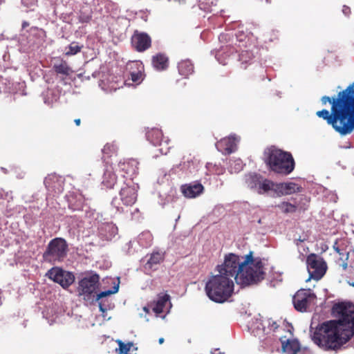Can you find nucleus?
<instances>
[{"label": "nucleus", "instance_id": "nucleus-1", "mask_svg": "<svg viewBox=\"0 0 354 354\" xmlns=\"http://www.w3.org/2000/svg\"><path fill=\"white\" fill-rule=\"evenodd\" d=\"M331 313L335 319L319 324L312 335L313 342L325 351L339 349L354 335V305L337 303Z\"/></svg>", "mask_w": 354, "mask_h": 354}, {"label": "nucleus", "instance_id": "nucleus-2", "mask_svg": "<svg viewBox=\"0 0 354 354\" xmlns=\"http://www.w3.org/2000/svg\"><path fill=\"white\" fill-rule=\"evenodd\" d=\"M264 264L260 257H254L250 251L244 257L236 283L241 286L257 284L265 278Z\"/></svg>", "mask_w": 354, "mask_h": 354}, {"label": "nucleus", "instance_id": "nucleus-3", "mask_svg": "<svg viewBox=\"0 0 354 354\" xmlns=\"http://www.w3.org/2000/svg\"><path fill=\"white\" fill-rule=\"evenodd\" d=\"M263 161L270 171L288 175L295 169V160L292 154L274 146L266 148L263 152Z\"/></svg>", "mask_w": 354, "mask_h": 354}, {"label": "nucleus", "instance_id": "nucleus-4", "mask_svg": "<svg viewBox=\"0 0 354 354\" xmlns=\"http://www.w3.org/2000/svg\"><path fill=\"white\" fill-rule=\"evenodd\" d=\"M100 286V276L95 273L86 276L78 282L77 288V295L85 303L86 305H93L103 297L109 296L118 292V288L114 291L106 290L97 292Z\"/></svg>", "mask_w": 354, "mask_h": 354}, {"label": "nucleus", "instance_id": "nucleus-5", "mask_svg": "<svg viewBox=\"0 0 354 354\" xmlns=\"http://www.w3.org/2000/svg\"><path fill=\"white\" fill-rule=\"evenodd\" d=\"M207 297L216 303H223L232 295L234 281L229 277L218 274L209 278L205 285Z\"/></svg>", "mask_w": 354, "mask_h": 354}, {"label": "nucleus", "instance_id": "nucleus-6", "mask_svg": "<svg viewBox=\"0 0 354 354\" xmlns=\"http://www.w3.org/2000/svg\"><path fill=\"white\" fill-rule=\"evenodd\" d=\"M317 115L326 120L342 136L354 131V112H317Z\"/></svg>", "mask_w": 354, "mask_h": 354}, {"label": "nucleus", "instance_id": "nucleus-7", "mask_svg": "<svg viewBox=\"0 0 354 354\" xmlns=\"http://www.w3.org/2000/svg\"><path fill=\"white\" fill-rule=\"evenodd\" d=\"M322 106L330 105V111H354V82L332 97H322Z\"/></svg>", "mask_w": 354, "mask_h": 354}, {"label": "nucleus", "instance_id": "nucleus-8", "mask_svg": "<svg viewBox=\"0 0 354 354\" xmlns=\"http://www.w3.org/2000/svg\"><path fill=\"white\" fill-rule=\"evenodd\" d=\"M68 250V245L64 239L61 237L53 239L43 254V259L53 264L63 261L67 255Z\"/></svg>", "mask_w": 354, "mask_h": 354}, {"label": "nucleus", "instance_id": "nucleus-9", "mask_svg": "<svg viewBox=\"0 0 354 354\" xmlns=\"http://www.w3.org/2000/svg\"><path fill=\"white\" fill-rule=\"evenodd\" d=\"M243 259L244 257L234 253H228L225 255L223 263L217 266L216 270L218 273L229 277L232 279L234 278L236 282V278L239 274Z\"/></svg>", "mask_w": 354, "mask_h": 354}, {"label": "nucleus", "instance_id": "nucleus-10", "mask_svg": "<svg viewBox=\"0 0 354 354\" xmlns=\"http://www.w3.org/2000/svg\"><path fill=\"white\" fill-rule=\"evenodd\" d=\"M316 299V295L310 289L302 288L295 294L292 301L295 308L297 311L303 313L315 304Z\"/></svg>", "mask_w": 354, "mask_h": 354}, {"label": "nucleus", "instance_id": "nucleus-11", "mask_svg": "<svg viewBox=\"0 0 354 354\" xmlns=\"http://www.w3.org/2000/svg\"><path fill=\"white\" fill-rule=\"evenodd\" d=\"M306 263L310 279L318 281L325 274L327 266L322 258L312 253L307 257Z\"/></svg>", "mask_w": 354, "mask_h": 354}, {"label": "nucleus", "instance_id": "nucleus-12", "mask_svg": "<svg viewBox=\"0 0 354 354\" xmlns=\"http://www.w3.org/2000/svg\"><path fill=\"white\" fill-rule=\"evenodd\" d=\"M46 275L64 289L68 288L75 281V276L72 272L59 267L52 268Z\"/></svg>", "mask_w": 354, "mask_h": 354}, {"label": "nucleus", "instance_id": "nucleus-13", "mask_svg": "<svg viewBox=\"0 0 354 354\" xmlns=\"http://www.w3.org/2000/svg\"><path fill=\"white\" fill-rule=\"evenodd\" d=\"M254 58V56L251 50H242L239 55L241 67L243 69H247L248 66H253V69L257 71V73H254L253 75L259 77L261 80H264L265 69L261 65L254 63L253 62Z\"/></svg>", "mask_w": 354, "mask_h": 354}, {"label": "nucleus", "instance_id": "nucleus-14", "mask_svg": "<svg viewBox=\"0 0 354 354\" xmlns=\"http://www.w3.org/2000/svg\"><path fill=\"white\" fill-rule=\"evenodd\" d=\"M132 48L138 53H143L151 47V37L145 32L136 30L131 38Z\"/></svg>", "mask_w": 354, "mask_h": 354}, {"label": "nucleus", "instance_id": "nucleus-15", "mask_svg": "<svg viewBox=\"0 0 354 354\" xmlns=\"http://www.w3.org/2000/svg\"><path fill=\"white\" fill-rule=\"evenodd\" d=\"M261 176L258 174H250L248 176V180L251 187H258V193L261 194L268 191H273L276 193L277 183L268 179H263L260 180Z\"/></svg>", "mask_w": 354, "mask_h": 354}, {"label": "nucleus", "instance_id": "nucleus-16", "mask_svg": "<svg viewBox=\"0 0 354 354\" xmlns=\"http://www.w3.org/2000/svg\"><path fill=\"white\" fill-rule=\"evenodd\" d=\"M124 175H122V183L125 185L120 191V201L125 206H131L137 201V192L134 186H131L126 183Z\"/></svg>", "mask_w": 354, "mask_h": 354}, {"label": "nucleus", "instance_id": "nucleus-17", "mask_svg": "<svg viewBox=\"0 0 354 354\" xmlns=\"http://www.w3.org/2000/svg\"><path fill=\"white\" fill-rule=\"evenodd\" d=\"M129 71V76L131 81L136 84H140L144 80V66L140 61L130 62L127 65Z\"/></svg>", "mask_w": 354, "mask_h": 354}, {"label": "nucleus", "instance_id": "nucleus-18", "mask_svg": "<svg viewBox=\"0 0 354 354\" xmlns=\"http://www.w3.org/2000/svg\"><path fill=\"white\" fill-rule=\"evenodd\" d=\"M237 141L238 138L235 135H230L220 140L216 146L223 153L230 154L235 151Z\"/></svg>", "mask_w": 354, "mask_h": 354}, {"label": "nucleus", "instance_id": "nucleus-19", "mask_svg": "<svg viewBox=\"0 0 354 354\" xmlns=\"http://www.w3.org/2000/svg\"><path fill=\"white\" fill-rule=\"evenodd\" d=\"M276 194L277 196L290 195L296 192H301L302 187L293 182L277 183Z\"/></svg>", "mask_w": 354, "mask_h": 354}, {"label": "nucleus", "instance_id": "nucleus-20", "mask_svg": "<svg viewBox=\"0 0 354 354\" xmlns=\"http://www.w3.org/2000/svg\"><path fill=\"white\" fill-rule=\"evenodd\" d=\"M153 68L158 71H166L169 68V59L164 53H158L151 57Z\"/></svg>", "mask_w": 354, "mask_h": 354}, {"label": "nucleus", "instance_id": "nucleus-21", "mask_svg": "<svg viewBox=\"0 0 354 354\" xmlns=\"http://www.w3.org/2000/svg\"><path fill=\"white\" fill-rule=\"evenodd\" d=\"M252 333L254 336L257 337L260 341H266L267 342L266 344H271L273 341V339L270 336H266L268 332H266V324L263 321H257Z\"/></svg>", "mask_w": 354, "mask_h": 354}, {"label": "nucleus", "instance_id": "nucleus-22", "mask_svg": "<svg viewBox=\"0 0 354 354\" xmlns=\"http://www.w3.org/2000/svg\"><path fill=\"white\" fill-rule=\"evenodd\" d=\"M204 187L201 183H194L183 185L181 191L183 195L189 198H195L203 193Z\"/></svg>", "mask_w": 354, "mask_h": 354}, {"label": "nucleus", "instance_id": "nucleus-23", "mask_svg": "<svg viewBox=\"0 0 354 354\" xmlns=\"http://www.w3.org/2000/svg\"><path fill=\"white\" fill-rule=\"evenodd\" d=\"M118 183L117 177L111 166H107L102 177V184L108 189H113Z\"/></svg>", "mask_w": 354, "mask_h": 354}, {"label": "nucleus", "instance_id": "nucleus-24", "mask_svg": "<svg viewBox=\"0 0 354 354\" xmlns=\"http://www.w3.org/2000/svg\"><path fill=\"white\" fill-rule=\"evenodd\" d=\"M53 68L57 74L62 75L65 77L70 75L73 73L72 68L68 66L66 61L60 58L56 59Z\"/></svg>", "mask_w": 354, "mask_h": 354}, {"label": "nucleus", "instance_id": "nucleus-25", "mask_svg": "<svg viewBox=\"0 0 354 354\" xmlns=\"http://www.w3.org/2000/svg\"><path fill=\"white\" fill-rule=\"evenodd\" d=\"M146 137L155 146L162 145V140L165 139L162 131L158 128H151L147 130Z\"/></svg>", "mask_w": 354, "mask_h": 354}, {"label": "nucleus", "instance_id": "nucleus-26", "mask_svg": "<svg viewBox=\"0 0 354 354\" xmlns=\"http://www.w3.org/2000/svg\"><path fill=\"white\" fill-rule=\"evenodd\" d=\"M236 37L240 48L254 46V39L252 35H245L243 32L239 31L236 34Z\"/></svg>", "mask_w": 354, "mask_h": 354}, {"label": "nucleus", "instance_id": "nucleus-27", "mask_svg": "<svg viewBox=\"0 0 354 354\" xmlns=\"http://www.w3.org/2000/svg\"><path fill=\"white\" fill-rule=\"evenodd\" d=\"M178 70L180 75L187 77L194 72V66L189 59H184L178 62Z\"/></svg>", "mask_w": 354, "mask_h": 354}, {"label": "nucleus", "instance_id": "nucleus-28", "mask_svg": "<svg viewBox=\"0 0 354 354\" xmlns=\"http://www.w3.org/2000/svg\"><path fill=\"white\" fill-rule=\"evenodd\" d=\"M165 255L162 252H154L151 254L146 263L145 268L150 270H156V266L164 261Z\"/></svg>", "mask_w": 354, "mask_h": 354}, {"label": "nucleus", "instance_id": "nucleus-29", "mask_svg": "<svg viewBox=\"0 0 354 354\" xmlns=\"http://www.w3.org/2000/svg\"><path fill=\"white\" fill-rule=\"evenodd\" d=\"M170 296L168 294H161L158 295V299L153 307V310L156 314L163 313L166 304L169 301Z\"/></svg>", "mask_w": 354, "mask_h": 354}, {"label": "nucleus", "instance_id": "nucleus-30", "mask_svg": "<svg viewBox=\"0 0 354 354\" xmlns=\"http://www.w3.org/2000/svg\"><path fill=\"white\" fill-rule=\"evenodd\" d=\"M282 349L286 354H297L300 350V345L296 340L288 339L286 342H283Z\"/></svg>", "mask_w": 354, "mask_h": 354}, {"label": "nucleus", "instance_id": "nucleus-31", "mask_svg": "<svg viewBox=\"0 0 354 354\" xmlns=\"http://www.w3.org/2000/svg\"><path fill=\"white\" fill-rule=\"evenodd\" d=\"M118 167L122 171H124L127 175L131 176L136 172V167L134 165V161L130 162H120L118 164Z\"/></svg>", "mask_w": 354, "mask_h": 354}, {"label": "nucleus", "instance_id": "nucleus-32", "mask_svg": "<svg viewBox=\"0 0 354 354\" xmlns=\"http://www.w3.org/2000/svg\"><path fill=\"white\" fill-rule=\"evenodd\" d=\"M284 214L295 213L297 209L296 205L289 202L283 201L278 204L277 206Z\"/></svg>", "mask_w": 354, "mask_h": 354}, {"label": "nucleus", "instance_id": "nucleus-33", "mask_svg": "<svg viewBox=\"0 0 354 354\" xmlns=\"http://www.w3.org/2000/svg\"><path fill=\"white\" fill-rule=\"evenodd\" d=\"M83 48V45H79L77 42L73 41L69 44V46L66 48L68 49L65 52V55L66 56H72L80 53Z\"/></svg>", "mask_w": 354, "mask_h": 354}, {"label": "nucleus", "instance_id": "nucleus-34", "mask_svg": "<svg viewBox=\"0 0 354 354\" xmlns=\"http://www.w3.org/2000/svg\"><path fill=\"white\" fill-rule=\"evenodd\" d=\"M102 151L104 155H106L107 157H110L116 153L117 147L113 143H107L104 146V148Z\"/></svg>", "mask_w": 354, "mask_h": 354}, {"label": "nucleus", "instance_id": "nucleus-35", "mask_svg": "<svg viewBox=\"0 0 354 354\" xmlns=\"http://www.w3.org/2000/svg\"><path fill=\"white\" fill-rule=\"evenodd\" d=\"M157 146H159V151L162 155H167L169 152L170 149L171 148V146L170 145V141L167 138H165L162 140V145H158Z\"/></svg>", "mask_w": 354, "mask_h": 354}, {"label": "nucleus", "instance_id": "nucleus-36", "mask_svg": "<svg viewBox=\"0 0 354 354\" xmlns=\"http://www.w3.org/2000/svg\"><path fill=\"white\" fill-rule=\"evenodd\" d=\"M120 354H129L131 348L133 346L132 342L124 344L121 340L118 341Z\"/></svg>", "mask_w": 354, "mask_h": 354}, {"label": "nucleus", "instance_id": "nucleus-37", "mask_svg": "<svg viewBox=\"0 0 354 354\" xmlns=\"http://www.w3.org/2000/svg\"><path fill=\"white\" fill-rule=\"evenodd\" d=\"M243 167L242 162L240 160H234L230 165V171L232 173L238 172Z\"/></svg>", "mask_w": 354, "mask_h": 354}, {"label": "nucleus", "instance_id": "nucleus-38", "mask_svg": "<svg viewBox=\"0 0 354 354\" xmlns=\"http://www.w3.org/2000/svg\"><path fill=\"white\" fill-rule=\"evenodd\" d=\"M263 322L265 323L266 325L268 326L270 330L274 331L279 327V325L277 324V322L272 320V319H268L266 320H264Z\"/></svg>", "mask_w": 354, "mask_h": 354}, {"label": "nucleus", "instance_id": "nucleus-39", "mask_svg": "<svg viewBox=\"0 0 354 354\" xmlns=\"http://www.w3.org/2000/svg\"><path fill=\"white\" fill-rule=\"evenodd\" d=\"M335 250L339 254L340 259L342 261H348V252H342V250L339 248L338 247H334Z\"/></svg>", "mask_w": 354, "mask_h": 354}, {"label": "nucleus", "instance_id": "nucleus-40", "mask_svg": "<svg viewBox=\"0 0 354 354\" xmlns=\"http://www.w3.org/2000/svg\"><path fill=\"white\" fill-rule=\"evenodd\" d=\"M111 205L117 209L119 212H122L124 211L123 207L120 205V200L118 198H113Z\"/></svg>", "mask_w": 354, "mask_h": 354}, {"label": "nucleus", "instance_id": "nucleus-41", "mask_svg": "<svg viewBox=\"0 0 354 354\" xmlns=\"http://www.w3.org/2000/svg\"><path fill=\"white\" fill-rule=\"evenodd\" d=\"M91 19V15H83L80 17V21L82 23H88Z\"/></svg>", "mask_w": 354, "mask_h": 354}, {"label": "nucleus", "instance_id": "nucleus-42", "mask_svg": "<svg viewBox=\"0 0 354 354\" xmlns=\"http://www.w3.org/2000/svg\"><path fill=\"white\" fill-rule=\"evenodd\" d=\"M342 11H343V12H344L345 15H349V14L351 13V9H350V8H349V7H348V6H344L343 7V10H342Z\"/></svg>", "mask_w": 354, "mask_h": 354}, {"label": "nucleus", "instance_id": "nucleus-43", "mask_svg": "<svg viewBox=\"0 0 354 354\" xmlns=\"http://www.w3.org/2000/svg\"><path fill=\"white\" fill-rule=\"evenodd\" d=\"M99 308H100V310L102 313H104L106 311V308H104V306L101 302H99Z\"/></svg>", "mask_w": 354, "mask_h": 354}, {"label": "nucleus", "instance_id": "nucleus-44", "mask_svg": "<svg viewBox=\"0 0 354 354\" xmlns=\"http://www.w3.org/2000/svg\"><path fill=\"white\" fill-rule=\"evenodd\" d=\"M28 26H29V23L28 21H23L21 26H22V28L24 29L26 27H28Z\"/></svg>", "mask_w": 354, "mask_h": 354}, {"label": "nucleus", "instance_id": "nucleus-45", "mask_svg": "<svg viewBox=\"0 0 354 354\" xmlns=\"http://www.w3.org/2000/svg\"><path fill=\"white\" fill-rule=\"evenodd\" d=\"M343 261V264H342L343 268H344V270H346L348 266V263L346 262L347 261Z\"/></svg>", "mask_w": 354, "mask_h": 354}, {"label": "nucleus", "instance_id": "nucleus-46", "mask_svg": "<svg viewBox=\"0 0 354 354\" xmlns=\"http://www.w3.org/2000/svg\"><path fill=\"white\" fill-rule=\"evenodd\" d=\"M165 339L163 337H160L159 339H158V342L160 344H162L163 342H164Z\"/></svg>", "mask_w": 354, "mask_h": 354}, {"label": "nucleus", "instance_id": "nucleus-47", "mask_svg": "<svg viewBox=\"0 0 354 354\" xmlns=\"http://www.w3.org/2000/svg\"><path fill=\"white\" fill-rule=\"evenodd\" d=\"M75 123L77 125H80V119H75Z\"/></svg>", "mask_w": 354, "mask_h": 354}, {"label": "nucleus", "instance_id": "nucleus-48", "mask_svg": "<svg viewBox=\"0 0 354 354\" xmlns=\"http://www.w3.org/2000/svg\"><path fill=\"white\" fill-rule=\"evenodd\" d=\"M221 51H218V52L216 53V57L218 59V60L219 62H220V60H219V56H220V55H221Z\"/></svg>", "mask_w": 354, "mask_h": 354}, {"label": "nucleus", "instance_id": "nucleus-49", "mask_svg": "<svg viewBox=\"0 0 354 354\" xmlns=\"http://www.w3.org/2000/svg\"><path fill=\"white\" fill-rule=\"evenodd\" d=\"M213 354H225V353H221V352H220L218 351H216L215 353H214Z\"/></svg>", "mask_w": 354, "mask_h": 354}, {"label": "nucleus", "instance_id": "nucleus-50", "mask_svg": "<svg viewBox=\"0 0 354 354\" xmlns=\"http://www.w3.org/2000/svg\"><path fill=\"white\" fill-rule=\"evenodd\" d=\"M304 240V239H299L297 240V245H298V242H303Z\"/></svg>", "mask_w": 354, "mask_h": 354}, {"label": "nucleus", "instance_id": "nucleus-51", "mask_svg": "<svg viewBox=\"0 0 354 354\" xmlns=\"http://www.w3.org/2000/svg\"><path fill=\"white\" fill-rule=\"evenodd\" d=\"M48 180V178H46L44 180V183L46 184V186H47Z\"/></svg>", "mask_w": 354, "mask_h": 354}, {"label": "nucleus", "instance_id": "nucleus-52", "mask_svg": "<svg viewBox=\"0 0 354 354\" xmlns=\"http://www.w3.org/2000/svg\"><path fill=\"white\" fill-rule=\"evenodd\" d=\"M224 36H225L224 35H221L219 37V39H221V38H223Z\"/></svg>", "mask_w": 354, "mask_h": 354}, {"label": "nucleus", "instance_id": "nucleus-53", "mask_svg": "<svg viewBox=\"0 0 354 354\" xmlns=\"http://www.w3.org/2000/svg\"><path fill=\"white\" fill-rule=\"evenodd\" d=\"M350 285L354 287V282L353 283H350Z\"/></svg>", "mask_w": 354, "mask_h": 354}, {"label": "nucleus", "instance_id": "nucleus-54", "mask_svg": "<svg viewBox=\"0 0 354 354\" xmlns=\"http://www.w3.org/2000/svg\"><path fill=\"white\" fill-rule=\"evenodd\" d=\"M223 65H225V63L224 62H220Z\"/></svg>", "mask_w": 354, "mask_h": 354}]
</instances>
